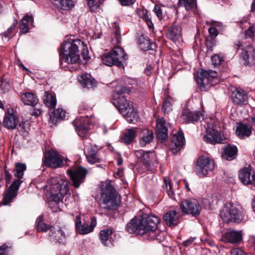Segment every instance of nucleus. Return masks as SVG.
I'll list each match as a JSON object with an SVG mask.
<instances>
[{
    "mask_svg": "<svg viewBox=\"0 0 255 255\" xmlns=\"http://www.w3.org/2000/svg\"><path fill=\"white\" fill-rule=\"evenodd\" d=\"M80 49L83 58L88 60L89 57L87 46L81 40L70 38L63 42L59 53L60 64L62 68H70L68 67L69 65L76 64L80 62Z\"/></svg>",
    "mask_w": 255,
    "mask_h": 255,
    "instance_id": "1",
    "label": "nucleus"
},
{
    "mask_svg": "<svg viewBox=\"0 0 255 255\" xmlns=\"http://www.w3.org/2000/svg\"><path fill=\"white\" fill-rule=\"evenodd\" d=\"M130 92V89L125 86L117 87L113 95L112 103L129 123H134L139 116L133 103L126 98L125 95Z\"/></svg>",
    "mask_w": 255,
    "mask_h": 255,
    "instance_id": "2",
    "label": "nucleus"
},
{
    "mask_svg": "<svg viewBox=\"0 0 255 255\" xmlns=\"http://www.w3.org/2000/svg\"><path fill=\"white\" fill-rule=\"evenodd\" d=\"M159 223L158 217L147 214H142L139 218L134 217L127 224V231L130 234H141L150 232L152 240L157 239L154 232L157 229Z\"/></svg>",
    "mask_w": 255,
    "mask_h": 255,
    "instance_id": "3",
    "label": "nucleus"
},
{
    "mask_svg": "<svg viewBox=\"0 0 255 255\" xmlns=\"http://www.w3.org/2000/svg\"><path fill=\"white\" fill-rule=\"evenodd\" d=\"M45 187L50 192L51 201L56 203L62 201L65 195L70 193L69 183L63 176L51 177Z\"/></svg>",
    "mask_w": 255,
    "mask_h": 255,
    "instance_id": "4",
    "label": "nucleus"
},
{
    "mask_svg": "<svg viewBox=\"0 0 255 255\" xmlns=\"http://www.w3.org/2000/svg\"><path fill=\"white\" fill-rule=\"evenodd\" d=\"M120 204L118 193L110 183H107L102 188L101 199L100 206L107 210H117Z\"/></svg>",
    "mask_w": 255,
    "mask_h": 255,
    "instance_id": "5",
    "label": "nucleus"
},
{
    "mask_svg": "<svg viewBox=\"0 0 255 255\" xmlns=\"http://www.w3.org/2000/svg\"><path fill=\"white\" fill-rule=\"evenodd\" d=\"M128 59L127 55L124 50L119 47H115L107 54L102 57V61L104 64L112 66L116 65L118 67H123V61Z\"/></svg>",
    "mask_w": 255,
    "mask_h": 255,
    "instance_id": "6",
    "label": "nucleus"
},
{
    "mask_svg": "<svg viewBox=\"0 0 255 255\" xmlns=\"http://www.w3.org/2000/svg\"><path fill=\"white\" fill-rule=\"evenodd\" d=\"M220 217L226 223H240L244 219L242 212L238 207L232 204H230L224 208L220 213Z\"/></svg>",
    "mask_w": 255,
    "mask_h": 255,
    "instance_id": "7",
    "label": "nucleus"
},
{
    "mask_svg": "<svg viewBox=\"0 0 255 255\" xmlns=\"http://www.w3.org/2000/svg\"><path fill=\"white\" fill-rule=\"evenodd\" d=\"M179 206L180 210L184 214L191 215L195 217L200 215L202 209L199 201L193 198L182 201Z\"/></svg>",
    "mask_w": 255,
    "mask_h": 255,
    "instance_id": "8",
    "label": "nucleus"
},
{
    "mask_svg": "<svg viewBox=\"0 0 255 255\" xmlns=\"http://www.w3.org/2000/svg\"><path fill=\"white\" fill-rule=\"evenodd\" d=\"M214 167L215 163L212 159L208 157L201 156L197 160L195 171L199 176L203 177L211 172Z\"/></svg>",
    "mask_w": 255,
    "mask_h": 255,
    "instance_id": "9",
    "label": "nucleus"
},
{
    "mask_svg": "<svg viewBox=\"0 0 255 255\" xmlns=\"http://www.w3.org/2000/svg\"><path fill=\"white\" fill-rule=\"evenodd\" d=\"M155 153L153 151H145L143 150H138L135 151V155L137 158V162L136 166L137 168L139 167V164L143 166L142 172L146 171L150 166L152 159L154 156Z\"/></svg>",
    "mask_w": 255,
    "mask_h": 255,
    "instance_id": "10",
    "label": "nucleus"
},
{
    "mask_svg": "<svg viewBox=\"0 0 255 255\" xmlns=\"http://www.w3.org/2000/svg\"><path fill=\"white\" fill-rule=\"evenodd\" d=\"M88 162L92 164L101 163L103 161L101 151L96 145L87 146L84 152Z\"/></svg>",
    "mask_w": 255,
    "mask_h": 255,
    "instance_id": "11",
    "label": "nucleus"
},
{
    "mask_svg": "<svg viewBox=\"0 0 255 255\" xmlns=\"http://www.w3.org/2000/svg\"><path fill=\"white\" fill-rule=\"evenodd\" d=\"M67 172L73 182V186L79 188L86 177L87 171L84 168L80 167L70 168L67 170Z\"/></svg>",
    "mask_w": 255,
    "mask_h": 255,
    "instance_id": "12",
    "label": "nucleus"
},
{
    "mask_svg": "<svg viewBox=\"0 0 255 255\" xmlns=\"http://www.w3.org/2000/svg\"><path fill=\"white\" fill-rule=\"evenodd\" d=\"M45 165L52 168H58L61 167L63 164V161L60 155L53 150H49L45 155L43 159Z\"/></svg>",
    "mask_w": 255,
    "mask_h": 255,
    "instance_id": "13",
    "label": "nucleus"
},
{
    "mask_svg": "<svg viewBox=\"0 0 255 255\" xmlns=\"http://www.w3.org/2000/svg\"><path fill=\"white\" fill-rule=\"evenodd\" d=\"M185 143V139L183 132L181 130H179L177 133L173 135L170 144V151L174 154L178 153L182 148Z\"/></svg>",
    "mask_w": 255,
    "mask_h": 255,
    "instance_id": "14",
    "label": "nucleus"
},
{
    "mask_svg": "<svg viewBox=\"0 0 255 255\" xmlns=\"http://www.w3.org/2000/svg\"><path fill=\"white\" fill-rule=\"evenodd\" d=\"M239 177L244 185L253 184L255 183V171L251 165L242 168L240 171Z\"/></svg>",
    "mask_w": 255,
    "mask_h": 255,
    "instance_id": "15",
    "label": "nucleus"
},
{
    "mask_svg": "<svg viewBox=\"0 0 255 255\" xmlns=\"http://www.w3.org/2000/svg\"><path fill=\"white\" fill-rule=\"evenodd\" d=\"M73 124L79 136L85 137L89 128V121L87 116L77 118Z\"/></svg>",
    "mask_w": 255,
    "mask_h": 255,
    "instance_id": "16",
    "label": "nucleus"
},
{
    "mask_svg": "<svg viewBox=\"0 0 255 255\" xmlns=\"http://www.w3.org/2000/svg\"><path fill=\"white\" fill-rule=\"evenodd\" d=\"M22 182L21 180H15L10 185L3 198L2 202L4 205H8L16 197L19 186Z\"/></svg>",
    "mask_w": 255,
    "mask_h": 255,
    "instance_id": "17",
    "label": "nucleus"
},
{
    "mask_svg": "<svg viewBox=\"0 0 255 255\" xmlns=\"http://www.w3.org/2000/svg\"><path fill=\"white\" fill-rule=\"evenodd\" d=\"M233 103L237 105L243 106L248 104V96L247 93L241 88H236L231 95Z\"/></svg>",
    "mask_w": 255,
    "mask_h": 255,
    "instance_id": "18",
    "label": "nucleus"
},
{
    "mask_svg": "<svg viewBox=\"0 0 255 255\" xmlns=\"http://www.w3.org/2000/svg\"><path fill=\"white\" fill-rule=\"evenodd\" d=\"M204 138L206 142L213 144L222 143L224 140L221 133L210 128L206 129V134L204 136Z\"/></svg>",
    "mask_w": 255,
    "mask_h": 255,
    "instance_id": "19",
    "label": "nucleus"
},
{
    "mask_svg": "<svg viewBox=\"0 0 255 255\" xmlns=\"http://www.w3.org/2000/svg\"><path fill=\"white\" fill-rule=\"evenodd\" d=\"M19 122L18 117L13 113L12 109H9L5 112L3 125L9 129L15 128Z\"/></svg>",
    "mask_w": 255,
    "mask_h": 255,
    "instance_id": "20",
    "label": "nucleus"
},
{
    "mask_svg": "<svg viewBox=\"0 0 255 255\" xmlns=\"http://www.w3.org/2000/svg\"><path fill=\"white\" fill-rule=\"evenodd\" d=\"M196 81L202 91L206 90L211 85L214 84L212 78L208 77V74L206 72L202 71L198 73L196 77Z\"/></svg>",
    "mask_w": 255,
    "mask_h": 255,
    "instance_id": "21",
    "label": "nucleus"
},
{
    "mask_svg": "<svg viewBox=\"0 0 255 255\" xmlns=\"http://www.w3.org/2000/svg\"><path fill=\"white\" fill-rule=\"evenodd\" d=\"M139 143L141 146L144 147L150 144L154 139L153 131L148 128H143L139 133Z\"/></svg>",
    "mask_w": 255,
    "mask_h": 255,
    "instance_id": "22",
    "label": "nucleus"
},
{
    "mask_svg": "<svg viewBox=\"0 0 255 255\" xmlns=\"http://www.w3.org/2000/svg\"><path fill=\"white\" fill-rule=\"evenodd\" d=\"M166 37L170 40L177 44L182 39L181 28L179 25L171 26L166 34Z\"/></svg>",
    "mask_w": 255,
    "mask_h": 255,
    "instance_id": "23",
    "label": "nucleus"
},
{
    "mask_svg": "<svg viewBox=\"0 0 255 255\" xmlns=\"http://www.w3.org/2000/svg\"><path fill=\"white\" fill-rule=\"evenodd\" d=\"M245 64L248 65L255 64V48L251 45L247 46L242 53Z\"/></svg>",
    "mask_w": 255,
    "mask_h": 255,
    "instance_id": "24",
    "label": "nucleus"
},
{
    "mask_svg": "<svg viewBox=\"0 0 255 255\" xmlns=\"http://www.w3.org/2000/svg\"><path fill=\"white\" fill-rule=\"evenodd\" d=\"M165 224L169 227H175L179 222V218L175 211L171 210L168 211L163 217Z\"/></svg>",
    "mask_w": 255,
    "mask_h": 255,
    "instance_id": "25",
    "label": "nucleus"
},
{
    "mask_svg": "<svg viewBox=\"0 0 255 255\" xmlns=\"http://www.w3.org/2000/svg\"><path fill=\"white\" fill-rule=\"evenodd\" d=\"M50 241L52 242L62 243L65 239L66 236L64 231L60 228H56L54 227L50 228L49 234Z\"/></svg>",
    "mask_w": 255,
    "mask_h": 255,
    "instance_id": "26",
    "label": "nucleus"
},
{
    "mask_svg": "<svg viewBox=\"0 0 255 255\" xmlns=\"http://www.w3.org/2000/svg\"><path fill=\"white\" fill-rule=\"evenodd\" d=\"M236 132L240 138L248 137L252 134V127L248 124L238 123L237 125Z\"/></svg>",
    "mask_w": 255,
    "mask_h": 255,
    "instance_id": "27",
    "label": "nucleus"
},
{
    "mask_svg": "<svg viewBox=\"0 0 255 255\" xmlns=\"http://www.w3.org/2000/svg\"><path fill=\"white\" fill-rule=\"evenodd\" d=\"M201 116L199 112H192L188 109H185L182 111L181 118L183 122L193 123L199 120Z\"/></svg>",
    "mask_w": 255,
    "mask_h": 255,
    "instance_id": "28",
    "label": "nucleus"
},
{
    "mask_svg": "<svg viewBox=\"0 0 255 255\" xmlns=\"http://www.w3.org/2000/svg\"><path fill=\"white\" fill-rule=\"evenodd\" d=\"M137 42L140 48L143 51L153 50L157 47L155 43H151L147 37H144L143 35H140L138 37Z\"/></svg>",
    "mask_w": 255,
    "mask_h": 255,
    "instance_id": "29",
    "label": "nucleus"
},
{
    "mask_svg": "<svg viewBox=\"0 0 255 255\" xmlns=\"http://www.w3.org/2000/svg\"><path fill=\"white\" fill-rule=\"evenodd\" d=\"M225 238L229 243H238L242 240V233L241 231H230L225 234Z\"/></svg>",
    "mask_w": 255,
    "mask_h": 255,
    "instance_id": "30",
    "label": "nucleus"
},
{
    "mask_svg": "<svg viewBox=\"0 0 255 255\" xmlns=\"http://www.w3.org/2000/svg\"><path fill=\"white\" fill-rule=\"evenodd\" d=\"M33 18L31 14H27L21 19L19 29L20 33H26L29 31L28 23L32 24L33 23Z\"/></svg>",
    "mask_w": 255,
    "mask_h": 255,
    "instance_id": "31",
    "label": "nucleus"
},
{
    "mask_svg": "<svg viewBox=\"0 0 255 255\" xmlns=\"http://www.w3.org/2000/svg\"><path fill=\"white\" fill-rule=\"evenodd\" d=\"M21 100L24 105L34 107L38 102L37 97L32 93H25L21 95Z\"/></svg>",
    "mask_w": 255,
    "mask_h": 255,
    "instance_id": "32",
    "label": "nucleus"
},
{
    "mask_svg": "<svg viewBox=\"0 0 255 255\" xmlns=\"http://www.w3.org/2000/svg\"><path fill=\"white\" fill-rule=\"evenodd\" d=\"M43 102L48 108L50 109L54 108L57 104V100L54 93L45 91L43 96Z\"/></svg>",
    "mask_w": 255,
    "mask_h": 255,
    "instance_id": "33",
    "label": "nucleus"
},
{
    "mask_svg": "<svg viewBox=\"0 0 255 255\" xmlns=\"http://www.w3.org/2000/svg\"><path fill=\"white\" fill-rule=\"evenodd\" d=\"M79 81L83 87L87 88H91L96 84L95 80L92 78L91 76L87 74H82L79 78Z\"/></svg>",
    "mask_w": 255,
    "mask_h": 255,
    "instance_id": "34",
    "label": "nucleus"
},
{
    "mask_svg": "<svg viewBox=\"0 0 255 255\" xmlns=\"http://www.w3.org/2000/svg\"><path fill=\"white\" fill-rule=\"evenodd\" d=\"M67 113L61 108L55 110L50 115V120L53 123H57L59 120H63L66 116Z\"/></svg>",
    "mask_w": 255,
    "mask_h": 255,
    "instance_id": "35",
    "label": "nucleus"
},
{
    "mask_svg": "<svg viewBox=\"0 0 255 255\" xmlns=\"http://www.w3.org/2000/svg\"><path fill=\"white\" fill-rule=\"evenodd\" d=\"M237 151L236 146H228L224 149L222 156L227 160H232L236 157Z\"/></svg>",
    "mask_w": 255,
    "mask_h": 255,
    "instance_id": "36",
    "label": "nucleus"
},
{
    "mask_svg": "<svg viewBox=\"0 0 255 255\" xmlns=\"http://www.w3.org/2000/svg\"><path fill=\"white\" fill-rule=\"evenodd\" d=\"M54 4L64 10H69L74 6L73 0H51Z\"/></svg>",
    "mask_w": 255,
    "mask_h": 255,
    "instance_id": "37",
    "label": "nucleus"
},
{
    "mask_svg": "<svg viewBox=\"0 0 255 255\" xmlns=\"http://www.w3.org/2000/svg\"><path fill=\"white\" fill-rule=\"evenodd\" d=\"M135 135L136 131L135 129L129 128L127 129L123 133L121 141L122 142L129 144L133 141Z\"/></svg>",
    "mask_w": 255,
    "mask_h": 255,
    "instance_id": "38",
    "label": "nucleus"
},
{
    "mask_svg": "<svg viewBox=\"0 0 255 255\" xmlns=\"http://www.w3.org/2000/svg\"><path fill=\"white\" fill-rule=\"evenodd\" d=\"M112 230L109 229L103 230L100 232V239L105 246L110 247L112 245Z\"/></svg>",
    "mask_w": 255,
    "mask_h": 255,
    "instance_id": "39",
    "label": "nucleus"
},
{
    "mask_svg": "<svg viewBox=\"0 0 255 255\" xmlns=\"http://www.w3.org/2000/svg\"><path fill=\"white\" fill-rule=\"evenodd\" d=\"M168 126L163 118H160V142H165L168 138Z\"/></svg>",
    "mask_w": 255,
    "mask_h": 255,
    "instance_id": "40",
    "label": "nucleus"
},
{
    "mask_svg": "<svg viewBox=\"0 0 255 255\" xmlns=\"http://www.w3.org/2000/svg\"><path fill=\"white\" fill-rule=\"evenodd\" d=\"M137 13L138 16L143 19L147 24L148 27L150 30H153V24L150 18H149L148 15V12L146 9H138Z\"/></svg>",
    "mask_w": 255,
    "mask_h": 255,
    "instance_id": "41",
    "label": "nucleus"
},
{
    "mask_svg": "<svg viewBox=\"0 0 255 255\" xmlns=\"http://www.w3.org/2000/svg\"><path fill=\"white\" fill-rule=\"evenodd\" d=\"M162 188L170 198L174 199V191L172 189L171 181L168 177L164 178Z\"/></svg>",
    "mask_w": 255,
    "mask_h": 255,
    "instance_id": "42",
    "label": "nucleus"
},
{
    "mask_svg": "<svg viewBox=\"0 0 255 255\" xmlns=\"http://www.w3.org/2000/svg\"><path fill=\"white\" fill-rule=\"evenodd\" d=\"M26 169V164L21 163H16L15 164V169L13 173L15 177L20 180L23 178V172Z\"/></svg>",
    "mask_w": 255,
    "mask_h": 255,
    "instance_id": "43",
    "label": "nucleus"
},
{
    "mask_svg": "<svg viewBox=\"0 0 255 255\" xmlns=\"http://www.w3.org/2000/svg\"><path fill=\"white\" fill-rule=\"evenodd\" d=\"M43 217L42 216H39L36 221L37 230L39 232H46L48 230L50 231V228L53 226L47 225L43 222Z\"/></svg>",
    "mask_w": 255,
    "mask_h": 255,
    "instance_id": "44",
    "label": "nucleus"
},
{
    "mask_svg": "<svg viewBox=\"0 0 255 255\" xmlns=\"http://www.w3.org/2000/svg\"><path fill=\"white\" fill-rule=\"evenodd\" d=\"M178 3L185 7L186 10H192L196 6V0H179Z\"/></svg>",
    "mask_w": 255,
    "mask_h": 255,
    "instance_id": "45",
    "label": "nucleus"
},
{
    "mask_svg": "<svg viewBox=\"0 0 255 255\" xmlns=\"http://www.w3.org/2000/svg\"><path fill=\"white\" fill-rule=\"evenodd\" d=\"M17 23H18L17 20L15 18H14L13 22L12 25H11L7 29V30L6 31H5L4 32H3L2 34V36L3 37H5V38H7V40H9V39L13 36L14 30L15 29Z\"/></svg>",
    "mask_w": 255,
    "mask_h": 255,
    "instance_id": "46",
    "label": "nucleus"
},
{
    "mask_svg": "<svg viewBox=\"0 0 255 255\" xmlns=\"http://www.w3.org/2000/svg\"><path fill=\"white\" fill-rule=\"evenodd\" d=\"M172 99L169 97L164 100L161 110L164 114H168L172 111Z\"/></svg>",
    "mask_w": 255,
    "mask_h": 255,
    "instance_id": "47",
    "label": "nucleus"
},
{
    "mask_svg": "<svg viewBox=\"0 0 255 255\" xmlns=\"http://www.w3.org/2000/svg\"><path fill=\"white\" fill-rule=\"evenodd\" d=\"M89 228L90 227L89 226V224H84L83 225H82V226H81L80 228L77 229L76 230L79 234L82 235H85L92 232L91 229H90Z\"/></svg>",
    "mask_w": 255,
    "mask_h": 255,
    "instance_id": "48",
    "label": "nucleus"
},
{
    "mask_svg": "<svg viewBox=\"0 0 255 255\" xmlns=\"http://www.w3.org/2000/svg\"><path fill=\"white\" fill-rule=\"evenodd\" d=\"M245 36L246 38H253L255 36V25L250 26L245 31Z\"/></svg>",
    "mask_w": 255,
    "mask_h": 255,
    "instance_id": "49",
    "label": "nucleus"
},
{
    "mask_svg": "<svg viewBox=\"0 0 255 255\" xmlns=\"http://www.w3.org/2000/svg\"><path fill=\"white\" fill-rule=\"evenodd\" d=\"M212 64L215 66L219 65L223 61V57L219 55L216 54L211 57Z\"/></svg>",
    "mask_w": 255,
    "mask_h": 255,
    "instance_id": "50",
    "label": "nucleus"
},
{
    "mask_svg": "<svg viewBox=\"0 0 255 255\" xmlns=\"http://www.w3.org/2000/svg\"><path fill=\"white\" fill-rule=\"evenodd\" d=\"M208 32L209 33L210 36L212 39L216 38L218 34V30L213 26H211L209 28Z\"/></svg>",
    "mask_w": 255,
    "mask_h": 255,
    "instance_id": "51",
    "label": "nucleus"
},
{
    "mask_svg": "<svg viewBox=\"0 0 255 255\" xmlns=\"http://www.w3.org/2000/svg\"><path fill=\"white\" fill-rule=\"evenodd\" d=\"M87 1L89 6L92 8L94 6H98L104 0H87Z\"/></svg>",
    "mask_w": 255,
    "mask_h": 255,
    "instance_id": "52",
    "label": "nucleus"
},
{
    "mask_svg": "<svg viewBox=\"0 0 255 255\" xmlns=\"http://www.w3.org/2000/svg\"><path fill=\"white\" fill-rule=\"evenodd\" d=\"M8 246L4 244L0 247V255H8Z\"/></svg>",
    "mask_w": 255,
    "mask_h": 255,
    "instance_id": "53",
    "label": "nucleus"
},
{
    "mask_svg": "<svg viewBox=\"0 0 255 255\" xmlns=\"http://www.w3.org/2000/svg\"><path fill=\"white\" fill-rule=\"evenodd\" d=\"M231 255H246V254L239 249H233L231 251Z\"/></svg>",
    "mask_w": 255,
    "mask_h": 255,
    "instance_id": "54",
    "label": "nucleus"
},
{
    "mask_svg": "<svg viewBox=\"0 0 255 255\" xmlns=\"http://www.w3.org/2000/svg\"><path fill=\"white\" fill-rule=\"evenodd\" d=\"M203 72H206L208 74V77H211L212 80L214 82V78H216L218 76L217 73L215 71H203Z\"/></svg>",
    "mask_w": 255,
    "mask_h": 255,
    "instance_id": "55",
    "label": "nucleus"
},
{
    "mask_svg": "<svg viewBox=\"0 0 255 255\" xmlns=\"http://www.w3.org/2000/svg\"><path fill=\"white\" fill-rule=\"evenodd\" d=\"M12 175L10 174L8 171L5 170L4 172V178L6 182V184L7 185L10 183Z\"/></svg>",
    "mask_w": 255,
    "mask_h": 255,
    "instance_id": "56",
    "label": "nucleus"
},
{
    "mask_svg": "<svg viewBox=\"0 0 255 255\" xmlns=\"http://www.w3.org/2000/svg\"><path fill=\"white\" fill-rule=\"evenodd\" d=\"M122 5L127 6L132 4L136 0H118Z\"/></svg>",
    "mask_w": 255,
    "mask_h": 255,
    "instance_id": "57",
    "label": "nucleus"
},
{
    "mask_svg": "<svg viewBox=\"0 0 255 255\" xmlns=\"http://www.w3.org/2000/svg\"><path fill=\"white\" fill-rule=\"evenodd\" d=\"M75 224L76 230L80 228L81 226H82V223L81 221V216L80 215H77L76 216V219L75 220Z\"/></svg>",
    "mask_w": 255,
    "mask_h": 255,
    "instance_id": "58",
    "label": "nucleus"
},
{
    "mask_svg": "<svg viewBox=\"0 0 255 255\" xmlns=\"http://www.w3.org/2000/svg\"><path fill=\"white\" fill-rule=\"evenodd\" d=\"M41 110L40 108H34L30 112V115L36 117L40 116L41 114Z\"/></svg>",
    "mask_w": 255,
    "mask_h": 255,
    "instance_id": "59",
    "label": "nucleus"
},
{
    "mask_svg": "<svg viewBox=\"0 0 255 255\" xmlns=\"http://www.w3.org/2000/svg\"><path fill=\"white\" fill-rule=\"evenodd\" d=\"M97 224V221L96 218L94 217L93 218L90 222V225H89V228L91 229V231L92 232L94 230V228L96 226Z\"/></svg>",
    "mask_w": 255,
    "mask_h": 255,
    "instance_id": "60",
    "label": "nucleus"
},
{
    "mask_svg": "<svg viewBox=\"0 0 255 255\" xmlns=\"http://www.w3.org/2000/svg\"><path fill=\"white\" fill-rule=\"evenodd\" d=\"M153 10L157 16L159 18V6L158 4L155 5Z\"/></svg>",
    "mask_w": 255,
    "mask_h": 255,
    "instance_id": "61",
    "label": "nucleus"
},
{
    "mask_svg": "<svg viewBox=\"0 0 255 255\" xmlns=\"http://www.w3.org/2000/svg\"><path fill=\"white\" fill-rule=\"evenodd\" d=\"M214 43L212 41L209 40H207L206 41V45L208 48H211L214 46Z\"/></svg>",
    "mask_w": 255,
    "mask_h": 255,
    "instance_id": "62",
    "label": "nucleus"
},
{
    "mask_svg": "<svg viewBox=\"0 0 255 255\" xmlns=\"http://www.w3.org/2000/svg\"><path fill=\"white\" fill-rule=\"evenodd\" d=\"M193 242V240L192 239H188L187 240H186L183 242V244L185 246H188L192 244V243Z\"/></svg>",
    "mask_w": 255,
    "mask_h": 255,
    "instance_id": "63",
    "label": "nucleus"
},
{
    "mask_svg": "<svg viewBox=\"0 0 255 255\" xmlns=\"http://www.w3.org/2000/svg\"><path fill=\"white\" fill-rule=\"evenodd\" d=\"M87 109V106L86 105H82L80 107L79 111L81 113L83 111L86 110Z\"/></svg>",
    "mask_w": 255,
    "mask_h": 255,
    "instance_id": "64",
    "label": "nucleus"
}]
</instances>
